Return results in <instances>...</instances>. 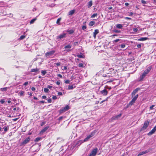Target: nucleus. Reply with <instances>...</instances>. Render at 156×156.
<instances>
[{"label": "nucleus", "mask_w": 156, "mask_h": 156, "mask_svg": "<svg viewBox=\"0 0 156 156\" xmlns=\"http://www.w3.org/2000/svg\"><path fill=\"white\" fill-rule=\"evenodd\" d=\"M151 69V66H150L148 67L144 71L142 75L140 76L139 80V81H141L143 80V79L146 76L147 74L149 73Z\"/></svg>", "instance_id": "1"}, {"label": "nucleus", "mask_w": 156, "mask_h": 156, "mask_svg": "<svg viewBox=\"0 0 156 156\" xmlns=\"http://www.w3.org/2000/svg\"><path fill=\"white\" fill-rule=\"evenodd\" d=\"M149 123V121H145L144 122L143 126L141 129V130L143 131L146 129L148 126Z\"/></svg>", "instance_id": "2"}, {"label": "nucleus", "mask_w": 156, "mask_h": 156, "mask_svg": "<svg viewBox=\"0 0 156 156\" xmlns=\"http://www.w3.org/2000/svg\"><path fill=\"white\" fill-rule=\"evenodd\" d=\"M66 33H63L61 34L59 36L56 37V39L57 40H61L62 39H63V38L66 37Z\"/></svg>", "instance_id": "3"}, {"label": "nucleus", "mask_w": 156, "mask_h": 156, "mask_svg": "<svg viewBox=\"0 0 156 156\" xmlns=\"http://www.w3.org/2000/svg\"><path fill=\"white\" fill-rule=\"evenodd\" d=\"M98 151L97 148H96L94 149L91 151V153H90L89 156H95L97 153Z\"/></svg>", "instance_id": "4"}, {"label": "nucleus", "mask_w": 156, "mask_h": 156, "mask_svg": "<svg viewBox=\"0 0 156 156\" xmlns=\"http://www.w3.org/2000/svg\"><path fill=\"white\" fill-rule=\"evenodd\" d=\"M69 109V106L67 105L66 107L60 109L59 112L60 113H63Z\"/></svg>", "instance_id": "5"}, {"label": "nucleus", "mask_w": 156, "mask_h": 156, "mask_svg": "<svg viewBox=\"0 0 156 156\" xmlns=\"http://www.w3.org/2000/svg\"><path fill=\"white\" fill-rule=\"evenodd\" d=\"M30 140V138L29 137L26 138L21 143L20 145L23 146L25 145L29 142Z\"/></svg>", "instance_id": "6"}, {"label": "nucleus", "mask_w": 156, "mask_h": 156, "mask_svg": "<svg viewBox=\"0 0 156 156\" xmlns=\"http://www.w3.org/2000/svg\"><path fill=\"white\" fill-rule=\"evenodd\" d=\"M140 90V88L137 87L134 90L131 94L132 97H133L136 94L137 92L138 91Z\"/></svg>", "instance_id": "7"}, {"label": "nucleus", "mask_w": 156, "mask_h": 156, "mask_svg": "<svg viewBox=\"0 0 156 156\" xmlns=\"http://www.w3.org/2000/svg\"><path fill=\"white\" fill-rule=\"evenodd\" d=\"M94 133L92 132L90 134L88 135L86 138H85L84 140V141L86 142L91 137L93 136L94 134Z\"/></svg>", "instance_id": "8"}, {"label": "nucleus", "mask_w": 156, "mask_h": 156, "mask_svg": "<svg viewBox=\"0 0 156 156\" xmlns=\"http://www.w3.org/2000/svg\"><path fill=\"white\" fill-rule=\"evenodd\" d=\"M156 131V125L154 127L147 133V135L149 136L151 135L154 133Z\"/></svg>", "instance_id": "9"}, {"label": "nucleus", "mask_w": 156, "mask_h": 156, "mask_svg": "<svg viewBox=\"0 0 156 156\" xmlns=\"http://www.w3.org/2000/svg\"><path fill=\"white\" fill-rule=\"evenodd\" d=\"M122 114L121 113L119 114L114 116L112 118V120H117L120 118L122 116Z\"/></svg>", "instance_id": "10"}, {"label": "nucleus", "mask_w": 156, "mask_h": 156, "mask_svg": "<svg viewBox=\"0 0 156 156\" xmlns=\"http://www.w3.org/2000/svg\"><path fill=\"white\" fill-rule=\"evenodd\" d=\"M55 52V51L52 50L48 52H47L45 53V55L46 56L52 55Z\"/></svg>", "instance_id": "11"}, {"label": "nucleus", "mask_w": 156, "mask_h": 156, "mask_svg": "<svg viewBox=\"0 0 156 156\" xmlns=\"http://www.w3.org/2000/svg\"><path fill=\"white\" fill-rule=\"evenodd\" d=\"M100 92L103 95L106 96L108 92L106 90L104 89V90L101 91Z\"/></svg>", "instance_id": "12"}, {"label": "nucleus", "mask_w": 156, "mask_h": 156, "mask_svg": "<svg viewBox=\"0 0 156 156\" xmlns=\"http://www.w3.org/2000/svg\"><path fill=\"white\" fill-rule=\"evenodd\" d=\"M135 101H134L133 100H132L131 101L129 102L128 104L126 106V108H128L130 106L132 105L134 103Z\"/></svg>", "instance_id": "13"}, {"label": "nucleus", "mask_w": 156, "mask_h": 156, "mask_svg": "<svg viewBox=\"0 0 156 156\" xmlns=\"http://www.w3.org/2000/svg\"><path fill=\"white\" fill-rule=\"evenodd\" d=\"M148 152V151L147 150L145 151H143L142 152H140L138 155L137 156H139L141 155H142L143 154H145L147 153Z\"/></svg>", "instance_id": "14"}, {"label": "nucleus", "mask_w": 156, "mask_h": 156, "mask_svg": "<svg viewBox=\"0 0 156 156\" xmlns=\"http://www.w3.org/2000/svg\"><path fill=\"white\" fill-rule=\"evenodd\" d=\"M99 32V30L98 29H96L94 30V32L93 33V36L95 38L96 35Z\"/></svg>", "instance_id": "15"}, {"label": "nucleus", "mask_w": 156, "mask_h": 156, "mask_svg": "<svg viewBox=\"0 0 156 156\" xmlns=\"http://www.w3.org/2000/svg\"><path fill=\"white\" fill-rule=\"evenodd\" d=\"M39 69H37V68L32 69H31L30 72H38V73H39Z\"/></svg>", "instance_id": "16"}, {"label": "nucleus", "mask_w": 156, "mask_h": 156, "mask_svg": "<svg viewBox=\"0 0 156 156\" xmlns=\"http://www.w3.org/2000/svg\"><path fill=\"white\" fill-rule=\"evenodd\" d=\"M75 10L74 9L70 11L68 14V15H73L75 12Z\"/></svg>", "instance_id": "17"}, {"label": "nucleus", "mask_w": 156, "mask_h": 156, "mask_svg": "<svg viewBox=\"0 0 156 156\" xmlns=\"http://www.w3.org/2000/svg\"><path fill=\"white\" fill-rule=\"evenodd\" d=\"M92 5V1H90L88 3L87 7L88 8H90L91 6Z\"/></svg>", "instance_id": "18"}, {"label": "nucleus", "mask_w": 156, "mask_h": 156, "mask_svg": "<svg viewBox=\"0 0 156 156\" xmlns=\"http://www.w3.org/2000/svg\"><path fill=\"white\" fill-rule=\"evenodd\" d=\"M49 126H47L45 127L41 131V132L42 133H44L45 131H46L48 128Z\"/></svg>", "instance_id": "19"}, {"label": "nucleus", "mask_w": 156, "mask_h": 156, "mask_svg": "<svg viewBox=\"0 0 156 156\" xmlns=\"http://www.w3.org/2000/svg\"><path fill=\"white\" fill-rule=\"evenodd\" d=\"M139 95L138 94L136 95L134 97L132 98V100H133L135 102L137 99Z\"/></svg>", "instance_id": "20"}, {"label": "nucleus", "mask_w": 156, "mask_h": 156, "mask_svg": "<svg viewBox=\"0 0 156 156\" xmlns=\"http://www.w3.org/2000/svg\"><path fill=\"white\" fill-rule=\"evenodd\" d=\"M42 139L41 137H37L35 139L34 141L35 142H37L38 141L40 140H41Z\"/></svg>", "instance_id": "21"}, {"label": "nucleus", "mask_w": 156, "mask_h": 156, "mask_svg": "<svg viewBox=\"0 0 156 156\" xmlns=\"http://www.w3.org/2000/svg\"><path fill=\"white\" fill-rule=\"evenodd\" d=\"M61 64V62L55 63H54V66L55 67H57L60 66Z\"/></svg>", "instance_id": "22"}, {"label": "nucleus", "mask_w": 156, "mask_h": 156, "mask_svg": "<svg viewBox=\"0 0 156 156\" xmlns=\"http://www.w3.org/2000/svg\"><path fill=\"white\" fill-rule=\"evenodd\" d=\"M95 23V22L93 21H91L89 23V26H93Z\"/></svg>", "instance_id": "23"}, {"label": "nucleus", "mask_w": 156, "mask_h": 156, "mask_svg": "<svg viewBox=\"0 0 156 156\" xmlns=\"http://www.w3.org/2000/svg\"><path fill=\"white\" fill-rule=\"evenodd\" d=\"M122 27V25L121 24H117L116 25V27L118 28L121 29Z\"/></svg>", "instance_id": "24"}, {"label": "nucleus", "mask_w": 156, "mask_h": 156, "mask_svg": "<svg viewBox=\"0 0 156 156\" xmlns=\"http://www.w3.org/2000/svg\"><path fill=\"white\" fill-rule=\"evenodd\" d=\"M3 128L4 129L5 133L9 129V126H5Z\"/></svg>", "instance_id": "25"}, {"label": "nucleus", "mask_w": 156, "mask_h": 156, "mask_svg": "<svg viewBox=\"0 0 156 156\" xmlns=\"http://www.w3.org/2000/svg\"><path fill=\"white\" fill-rule=\"evenodd\" d=\"M37 20L36 18H34L32 19L30 22V24H33L35 20Z\"/></svg>", "instance_id": "26"}, {"label": "nucleus", "mask_w": 156, "mask_h": 156, "mask_svg": "<svg viewBox=\"0 0 156 156\" xmlns=\"http://www.w3.org/2000/svg\"><path fill=\"white\" fill-rule=\"evenodd\" d=\"M147 37H142L139 39L138 40L139 41H144L147 40Z\"/></svg>", "instance_id": "27"}, {"label": "nucleus", "mask_w": 156, "mask_h": 156, "mask_svg": "<svg viewBox=\"0 0 156 156\" xmlns=\"http://www.w3.org/2000/svg\"><path fill=\"white\" fill-rule=\"evenodd\" d=\"M71 48V45L69 44L66 45L65 46V47H64V48L65 49H66L67 48L69 49V48Z\"/></svg>", "instance_id": "28"}, {"label": "nucleus", "mask_w": 156, "mask_h": 156, "mask_svg": "<svg viewBox=\"0 0 156 156\" xmlns=\"http://www.w3.org/2000/svg\"><path fill=\"white\" fill-rule=\"evenodd\" d=\"M24 93H25L24 91H20L19 93V94L20 95V96H21L23 95V94H24Z\"/></svg>", "instance_id": "29"}, {"label": "nucleus", "mask_w": 156, "mask_h": 156, "mask_svg": "<svg viewBox=\"0 0 156 156\" xmlns=\"http://www.w3.org/2000/svg\"><path fill=\"white\" fill-rule=\"evenodd\" d=\"M77 57L78 58H83V55L82 54H81L77 55Z\"/></svg>", "instance_id": "30"}, {"label": "nucleus", "mask_w": 156, "mask_h": 156, "mask_svg": "<svg viewBox=\"0 0 156 156\" xmlns=\"http://www.w3.org/2000/svg\"><path fill=\"white\" fill-rule=\"evenodd\" d=\"M46 71L45 70H42L41 72L42 75L43 76L46 73Z\"/></svg>", "instance_id": "31"}, {"label": "nucleus", "mask_w": 156, "mask_h": 156, "mask_svg": "<svg viewBox=\"0 0 156 156\" xmlns=\"http://www.w3.org/2000/svg\"><path fill=\"white\" fill-rule=\"evenodd\" d=\"M8 88L7 87H4V88H2L0 89V90L2 91H6L7 90V89Z\"/></svg>", "instance_id": "32"}, {"label": "nucleus", "mask_w": 156, "mask_h": 156, "mask_svg": "<svg viewBox=\"0 0 156 156\" xmlns=\"http://www.w3.org/2000/svg\"><path fill=\"white\" fill-rule=\"evenodd\" d=\"M73 85H69L68 87V90H71L73 89Z\"/></svg>", "instance_id": "33"}, {"label": "nucleus", "mask_w": 156, "mask_h": 156, "mask_svg": "<svg viewBox=\"0 0 156 156\" xmlns=\"http://www.w3.org/2000/svg\"><path fill=\"white\" fill-rule=\"evenodd\" d=\"M67 31L68 32L69 34H72L74 32V31L72 30H68Z\"/></svg>", "instance_id": "34"}, {"label": "nucleus", "mask_w": 156, "mask_h": 156, "mask_svg": "<svg viewBox=\"0 0 156 156\" xmlns=\"http://www.w3.org/2000/svg\"><path fill=\"white\" fill-rule=\"evenodd\" d=\"M44 90L45 92L48 93L49 91V89L48 88H44Z\"/></svg>", "instance_id": "35"}, {"label": "nucleus", "mask_w": 156, "mask_h": 156, "mask_svg": "<svg viewBox=\"0 0 156 156\" xmlns=\"http://www.w3.org/2000/svg\"><path fill=\"white\" fill-rule=\"evenodd\" d=\"M97 15H98L97 13L94 14L91 16V18H94V17L95 16H97Z\"/></svg>", "instance_id": "36"}, {"label": "nucleus", "mask_w": 156, "mask_h": 156, "mask_svg": "<svg viewBox=\"0 0 156 156\" xmlns=\"http://www.w3.org/2000/svg\"><path fill=\"white\" fill-rule=\"evenodd\" d=\"M120 46L121 48H124L126 47V45L124 44H121Z\"/></svg>", "instance_id": "37"}, {"label": "nucleus", "mask_w": 156, "mask_h": 156, "mask_svg": "<svg viewBox=\"0 0 156 156\" xmlns=\"http://www.w3.org/2000/svg\"><path fill=\"white\" fill-rule=\"evenodd\" d=\"M113 31L115 32V33H120V30H117L116 29H115V30H113Z\"/></svg>", "instance_id": "38"}, {"label": "nucleus", "mask_w": 156, "mask_h": 156, "mask_svg": "<svg viewBox=\"0 0 156 156\" xmlns=\"http://www.w3.org/2000/svg\"><path fill=\"white\" fill-rule=\"evenodd\" d=\"M5 100L4 99H1L0 101V103L2 104H3L4 103H5Z\"/></svg>", "instance_id": "39"}, {"label": "nucleus", "mask_w": 156, "mask_h": 156, "mask_svg": "<svg viewBox=\"0 0 156 156\" xmlns=\"http://www.w3.org/2000/svg\"><path fill=\"white\" fill-rule=\"evenodd\" d=\"M141 2L142 4H146L147 3V2L144 0H141Z\"/></svg>", "instance_id": "40"}, {"label": "nucleus", "mask_w": 156, "mask_h": 156, "mask_svg": "<svg viewBox=\"0 0 156 156\" xmlns=\"http://www.w3.org/2000/svg\"><path fill=\"white\" fill-rule=\"evenodd\" d=\"M61 20V18H59L57 20V22H56L57 24H59V22Z\"/></svg>", "instance_id": "41"}, {"label": "nucleus", "mask_w": 156, "mask_h": 156, "mask_svg": "<svg viewBox=\"0 0 156 156\" xmlns=\"http://www.w3.org/2000/svg\"><path fill=\"white\" fill-rule=\"evenodd\" d=\"M86 28V27L85 25H83L82 27V29L83 30H84Z\"/></svg>", "instance_id": "42"}, {"label": "nucleus", "mask_w": 156, "mask_h": 156, "mask_svg": "<svg viewBox=\"0 0 156 156\" xmlns=\"http://www.w3.org/2000/svg\"><path fill=\"white\" fill-rule=\"evenodd\" d=\"M121 41V40L119 39H117L116 40H114L113 42V43H114V42H118L119 41Z\"/></svg>", "instance_id": "43"}, {"label": "nucleus", "mask_w": 156, "mask_h": 156, "mask_svg": "<svg viewBox=\"0 0 156 156\" xmlns=\"http://www.w3.org/2000/svg\"><path fill=\"white\" fill-rule=\"evenodd\" d=\"M133 31L135 32H136L138 31L137 28H133Z\"/></svg>", "instance_id": "44"}, {"label": "nucleus", "mask_w": 156, "mask_h": 156, "mask_svg": "<svg viewBox=\"0 0 156 156\" xmlns=\"http://www.w3.org/2000/svg\"><path fill=\"white\" fill-rule=\"evenodd\" d=\"M78 66L80 67H83V63H79L78 65Z\"/></svg>", "instance_id": "45"}, {"label": "nucleus", "mask_w": 156, "mask_h": 156, "mask_svg": "<svg viewBox=\"0 0 156 156\" xmlns=\"http://www.w3.org/2000/svg\"><path fill=\"white\" fill-rule=\"evenodd\" d=\"M25 37V36L24 35H22L20 36V39H23Z\"/></svg>", "instance_id": "46"}, {"label": "nucleus", "mask_w": 156, "mask_h": 156, "mask_svg": "<svg viewBox=\"0 0 156 156\" xmlns=\"http://www.w3.org/2000/svg\"><path fill=\"white\" fill-rule=\"evenodd\" d=\"M155 106V105H154L151 106L150 107V109H153L154 107Z\"/></svg>", "instance_id": "47"}, {"label": "nucleus", "mask_w": 156, "mask_h": 156, "mask_svg": "<svg viewBox=\"0 0 156 156\" xmlns=\"http://www.w3.org/2000/svg\"><path fill=\"white\" fill-rule=\"evenodd\" d=\"M69 82H70V81L69 80H66L65 82H64L66 83V84H68L69 83Z\"/></svg>", "instance_id": "48"}, {"label": "nucleus", "mask_w": 156, "mask_h": 156, "mask_svg": "<svg viewBox=\"0 0 156 156\" xmlns=\"http://www.w3.org/2000/svg\"><path fill=\"white\" fill-rule=\"evenodd\" d=\"M52 98L53 100H56L57 99V98L55 96H53Z\"/></svg>", "instance_id": "49"}, {"label": "nucleus", "mask_w": 156, "mask_h": 156, "mask_svg": "<svg viewBox=\"0 0 156 156\" xmlns=\"http://www.w3.org/2000/svg\"><path fill=\"white\" fill-rule=\"evenodd\" d=\"M28 84V82H25L23 84V85L26 86Z\"/></svg>", "instance_id": "50"}, {"label": "nucleus", "mask_w": 156, "mask_h": 156, "mask_svg": "<svg viewBox=\"0 0 156 156\" xmlns=\"http://www.w3.org/2000/svg\"><path fill=\"white\" fill-rule=\"evenodd\" d=\"M133 13L132 12H130L129 13L128 15L129 16H132L133 15Z\"/></svg>", "instance_id": "51"}, {"label": "nucleus", "mask_w": 156, "mask_h": 156, "mask_svg": "<svg viewBox=\"0 0 156 156\" xmlns=\"http://www.w3.org/2000/svg\"><path fill=\"white\" fill-rule=\"evenodd\" d=\"M51 101H51V99H48V103H51Z\"/></svg>", "instance_id": "52"}, {"label": "nucleus", "mask_w": 156, "mask_h": 156, "mask_svg": "<svg viewBox=\"0 0 156 156\" xmlns=\"http://www.w3.org/2000/svg\"><path fill=\"white\" fill-rule=\"evenodd\" d=\"M31 89L33 91H34L35 90V88L34 87H32L31 88Z\"/></svg>", "instance_id": "53"}, {"label": "nucleus", "mask_w": 156, "mask_h": 156, "mask_svg": "<svg viewBox=\"0 0 156 156\" xmlns=\"http://www.w3.org/2000/svg\"><path fill=\"white\" fill-rule=\"evenodd\" d=\"M78 44V42H75L73 43V45L74 46H75L76 45H77Z\"/></svg>", "instance_id": "54"}, {"label": "nucleus", "mask_w": 156, "mask_h": 156, "mask_svg": "<svg viewBox=\"0 0 156 156\" xmlns=\"http://www.w3.org/2000/svg\"><path fill=\"white\" fill-rule=\"evenodd\" d=\"M137 47L138 48H140L141 47V44H138L137 45Z\"/></svg>", "instance_id": "55"}, {"label": "nucleus", "mask_w": 156, "mask_h": 156, "mask_svg": "<svg viewBox=\"0 0 156 156\" xmlns=\"http://www.w3.org/2000/svg\"><path fill=\"white\" fill-rule=\"evenodd\" d=\"M57 76L59 77H60L61 78H62V75L61 74H58L57 75Z\"/></svg>", "instance_id": "56"}, {"label": "nucleus", "mask_w": 156, "mask_h": 156, "mask_svg": "<svg viewBox=\"0 0 156 156\" xmlns=\"http://www.w3.org/2000/svg\"><path fill=\"white\" fill-rule=\"evenodd\" d=\"M58 94L59 95H62V93L61 92H58Z\"/></svg>", "instance_id": "57"}, {"label": "nucleus", "mask_w": 156, "mask_h": 156, "mask_svg": "<svg viewBox=\"0 0 156 156\" xmlns=\"http://www.w3.org/2000/svg\"><path fill=\"white\" fill-rule=\"evenodd\" d=\"M125 18L127 20H130L131 19L130 18L128 17H125Z\"/></svg>", "instance_id": "58"}, {"label": "nucleus", "mask_w": 156, "mask_h": 156, "mask_svg": "<svg viewBox=\"0 0 156 156\" xmlns=\"http://www.w3.org/2000/svg\"><path fill=\"white\" fill-rule=\"evenodd\" d=\"M46 96H42V98L44 99H45L46 98Z\"/></svg>", "instance_id": "59"}, {"label": "nucleus", "mask_w": 156, "mask_h": 156, "mask_svg": "<svg viewBox=\"0 0 156 156\" xmlns=\"http://www.w3.org/2000/svg\"><path fill=\"white\" fill-rule=\"evenodd\" d=\"M45 124V122H42L41 124V126H43L44 124Z\"/></svg>", "instance_id": "60"}, {"label": "nucleus", "mask_w": 156, "mask_h": 156, "mask_svg": "<svg viewBox=\"0 0 156 156\" xmlns=\"http://www.w3.org/2000/svg\"><path fill=\"white\" fill-rule=\"evenodd\" d=\"M125 5L126 6H128L129 5V4L127 2H126L125 3Z\"/></svg>", "instance_id": "61"}, {"label": "nucleus", "mask_w": 156, "mask_h": 156, "mask_svg": "<svg viewBox=\"0 0 156 156\" xmlns=\"http://www.w3.org/2000/svg\"><path fill=\"white\" fill-rule=\"evenodd\" d=\"M48 88H49V89H50L52 87L51 86H50V85H48L47 87Z\"/></svg>", "instance_id": "62"}, {"label": "nucleus", "mask_w": 156, "mask_h": 156, "mask_svg": "<svg viewBox=\"0 0 156 156\" xmlns=\"http://www.w3.org/2000/svg\"><path fill=\"white\" fill-rule=\"evenodd\" d=\"M56 84L58 85H59L60 84V82L58 81H57L56 82Z\"/></svg>", "instance_id": "63"}, {"label": "nucleus", "mask_w": 156, "mask_h": 156, "mask_svg": "<svg viewBox=\"0 0 156 156\" xmlns=\"http://www.w3.org/2000/svg\"><path fill=\"white\" fill-rule=\"evenodd\" d=\"M13 110L14 111H17L16 110V108H14L13 109Z\"/></svg>", "instance_id": "64"}]
</instances>
